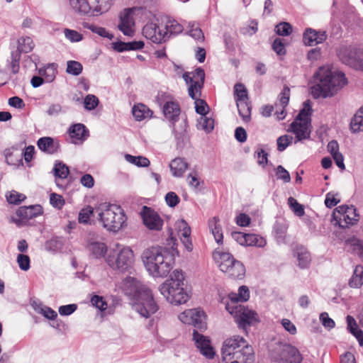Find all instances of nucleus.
Here are the masks:
<instances>
[{
    "label": "nucleus",
    "mask_w": 363,
    "mask_h": 363,
    "mask_svg": "<svg viewBox=\"0 0 363 363\" xmlns=\"http://www.w3.org/2000/svg\"><path fill=\"white\" fill-rule=\"evenodd\" d=\"M314 79L315 84L311 87L314 99L333 96L347 83L343 73L333 72L329 66L319 67Z\"/></svg>",
    "instance_id": "nucleus-1"
},
{
    "label": "nucleus",
    "mask_w": 363,
    "mask_h": 363,
    "mask_svg": "<svg viewBox=\"0 0 363 363\" xmlns=\"http://www.w3.org/2000/svg\"><path fill=\"white\" fill-rule=\"evenodd\" d=\"M125 294L132 296L135 302L133 304V309L141 316L149 318L158 310L151 291L133 277H127L123 282Z\"/></svg>",
    "instance_id": "nucleus-2"
},
{
    "label": "nucleus",
    "mask_w": 363,
    "mask_h": 363,
    "mask_svg": "<svg viewBox=\"0 0 363 363\" xmlns=\"http://www.w3.org/2000/svg\"><path fill=\"white\" fill-rule=\"evenodd\" d=\"M141 259L147 272L155 277H167L173 267V257L165 247L147 248L143 251Z\"/></svg>",
    "instance_id": "nucleus-3"
},
{
    "label": "nucleus",
    "mask_w": 363,
    "mask_h": 363,
    "mask_svg": "<svg viewBox=\"0 0 363 363\" xmlns=\"http://www.w3.org/2000/svg\"><path fill=\"white\" fill-rule=\"evenodd\" d=\"M224 363H253L254 351L247 341L239 335L226 339L221 348Z\"/></svg>",
    "instance_id": "nucleus-4"
},
{
    "label": "nucleus",
    "mask_w": 363,
    "mask_h": 363,
    "mask_svg": "<svg viewBox=\"0 0 363 363\" xmlns=\"http://www.w3.org/2000/svg\"><path fill=\"white\" fill-rule=\"evenodd\" d=\"M184 277L182 271L174 270L167 279L159 286V291L166 300L174 305L185 303L189 294L184 288Z\"/></svg>",
    "instance_id": "nucleus-5"
},
{
    "label": "nucleus",
    "mask_w": 363,
    "mask_h": 363,
    "mask_svg": "<svg viewBox=\"0 0 363 363\" xmlns=\"http://www.w3.org/2000/svg\"><path fill=\"white\" fill-rule=\"evenodd\" d=\"M97 219L108 231L118 232L125 225L126 216L120 206L110 203H101L95 208Z\"/></svg>",
    "instance_id": "nucleus-6"
},
{
    "label": "nucleus",
    "mask_w": 363,
    "mask_h": 363,
    "mask_svg": "<svg viewBox=\"0 0 363 363\" xmlns=\"http://www.w3.org/2000/svg\"><path fill=\"white\" fill-rule=\"evenodd\" d=\"M213 258L220 271L229 277L234 279H242L245 277V266L241 262L235 259L230 252L216 250L213 252Z\"/></svg>",
    "instance_id": "nucleus-7"
},
{
    "label": "nucleus",
    "mask_w": 363,
    "mask_h": 363,
    "mask_svg": "<svg viewBox=\"0 0 363 363\" xmlns=\"http://www.w3.org/2000/svg\"><path fill=\"white\" fill-rule=\"evenodd\" d=\"M106 261L112 269L125 272L132 267L134 254L129 247L116 244V247L111 250Z\"/></svg>",
    "instance_id": "nucleus-8"
},
{
    "label": "nucleus",
    "mask_w": 363,
    "mask_h": 363,
    "mask_svg": "<svg viewBox=\"0 0 363 363\" xmlns=\"http://www.w3.org/2000/svg\"><path fill=\"white\" fill-rule=\"evenodd\" d=\"M312 108L309 101L303 103V107L290 125V130L295 134L297 140L307 139L311 133V114Z\"/></svg>",
    "instance_id": "nucleus-9"
},
{
    "label": "nucleus",
    "mask_w": 363,
    "mask_h": 363,
    "mask_svg": "<svg viewBox=\"0 0 363 363\" xmlns=\"http://www.w3.org/2000/svg\"><path fill=\"white\" fill-rule=\"evenodd\" d=\"M72 8L82 14L98 16L109 10L111 0H69Z\"/></svg>",
    "instance_id": "nucleus-10"
},
{
    "label": "nucleus",
    "mask_w": 363,
    "mask_h": 363,
    "mask_svg": "<svg viewBox=\"0 0 363 363\" xmlns=\"http://www.w3.org/2000/svg\"><path fill=\"white\" fill-rule=\"evenodd\" d=\"M227 311L234 316L238 327L245 330L248 326L258 322V315L254 311L250 310L242 305H230L227 303Z\"/></svg>",
    "instance_id": "nucleus-11"
},
{
    "label": "nucleus",
    "mask_w": 363,
    "mask_h": 363,
    "mask_svg": "<svg viewBox=\"0 0 363 363\" xmlns=\"http://www.w3.org/2000/svg\"><path fill=\"white\" fill-rule=\"evenodd\" d=\"M272 358L277 362L286 363H301L302 357L298 350L288 344L277 343L271 351Z\"/></svg>",
    "instance_id": "nucleus-12"
},
{
    "label": "nucleus",
    "mask_w": 363,
    "mask_h": 363,
    "mask_svg": "<svg viewBox=\"0 0 363 363\" xmlns=\"http://www.w3.org/2000/svg\"><path fill=\"white\" fill-rule=\"evenodd\" d=\"M334 225H338L342 228L354 225L357 220L359 215L353 206H340L333 213Z\"/></svg>",
    "instance_id": "nucleus-13"
},
{
    "label": "nucleus",
    "mask_w": 363,
    "mask_h": 363,
    "mask_svg": "<svg viewBox=\"0 0 363 363\" xmlns=\"http://www.w3.org/2000/svg\"><path fill=\"white\" fill-rule=\"evenodd\" d=\"M338 57L342 63L361 70L363 64V48L353 46L342 47L338 51Z\"/></svg>",
    "instance_id": "nucleus-14"
},
{
    "label": "nucleus",
    "mask_w": 363,
    "mask_h": 363,
    "mask_svg": "<svg viewBox=\"0 0 363 363\" xmlns=\"http://www.w3.org/2000/svg\"><path fill=\"white\" fill-rule=\"evenodd\" d=\"M157 102L162 108L164 117L173 123L177 121L180 114L179 104L173 100L172 96L166 93H160L157 96Z\"/></svg>",
    "instance_id": "nucleus-15"
},
{
    "label": "nucleus",
    "mask_w": 363,
    "mask_h": 363,
    "mask_svg": "<svg viewBox=\"0 0 363 363\" xmlns=\"http://www.w3.org/2000/svg\"><path fill=\"white\" fill-rule=\"evenodd\" d=\"M167 33L164 30V24L160 23L158 20L147 23L143 28V36L157 44L167 40Z\"/></svg>",
    "instance_id": "nucleus-16"
},
{
    "label": "nucleus",
    "mask_w": 363,
    "mask_h": 363,
    "mask_svg": "<svg viewBox=\"0 0 363 363\" xmlns=\"http://www.w3.org/2000/svg\"><path fill=\"white\" fill-rule=\"evenodd\" d=\"M179 319L184 324L192 325L197 329L206 328V315L199 308L184 311L179 315Z\"/></svg>",
    "instance_id": "nucleus-17"
},
{
    "label": "nucleus",
    "mask_w": 363,
    "mask_h": 363,
    "mask_svg": "<svg viewBox=\"0 0 363 363\" xmlns=\"http://www.w3.org/2000/svg\"><path fill=\"white\" fill-rule=\"evenodd\" d=\"M140 215L144 225L149 230L160 231L162 229L164 220L154 209L144 206Z\"/></svg>",
    "instance_id": "nucleus-18"
},
{
    "label": "nucleus",
    "mask_w": 363,
    "mask_h": 363,
    "mask_svg": "<svg viewBox=\"0 0 363 363\" xmlns=\"http://www.w3.org/2000/svg\"><path fill=\"white\" fill-rule=\"evenodd\" d=\"M135 8L125 9L119 14V23L118 28L127 36H133L134 34L135 22L133 14Z\"/></svg>",
    "instance_id": "nucleus-19"
},
{
    "label": "nucleus",
    "mask_w": 363,
    "mask_h": 363,
    "mask_svg": "<svg viewBox=\"0 0 363 363\" xmlns=\"http://www.w3.org/2000/svg\"><path fill=\"white\" fill-rule=\"evenodd\" d=\"M193 340L196 347L204 357L210 359L215 357L216 352L211 345L210 340L206 337L199 333L196 330H194Z\"/></svg>",
    "instance_id": "nucleus-20"
},
{
    "label": "nucleus",
    "mask_w": 363,
    "mask_h": 363,
    "mask_svg": "<svg viewBox=\"0 0 363 363\" xmlns=\"http://www.w3.org/2000/svg\"><path fill=\"white\" fill-rule=\"evenodd\" d=\"M327 37L325 31H316L312 28H307L303 33V40L305 45L313 46L323 43Z\"/></svg>",
    "instance_id": "nucleus-21"
},
{
    "label": "nucleus",
    "mask_w": 363,
    "mask_h": 363,
    "mask_svg": "<svg viewBox=\"0 0 363 363\" xmlns=\"http://www.w3.org/2000/svg\"><path fill=\"white\" fill-rule=\"evenodd\" d=\"M177 227L179 229L180 239L184 247L188 252H191L193 250V244L190 238V227L188 225L187 223L183 219L178 220L177 222Z\"/></svg>",
    "instance_id": "nucleus-22"
},
{
    "label": "nucleus",
    "mask_w": 363,
    "mask_h": 363,
    "mask_svg": "<svg viewBox=\"0 0 363 363\" xmlns=\"http://www.w3.org/2000/svg\"><path fill=\"white\" fill-rule=\"evenodd\" d=\"M37 145L41 151L49 155L57 152L60 148L58 140L50 137L40 138L37 142Z\"/></svg>",
    "instance_id": "nucleus-23"
},
{
    "label": "nucleus",
    "mask_w": 363,
    "mask_h": 363,
    "mask_svg": "<svg viewBox=\"0 0 363 363\" xmlns=\"http://www.w3.org/2000/svg\"><path fill=\"white\" fill-rule=\"evenodd\" d=\"M43 213L40 205L21 206L16 211V215L22 220H30Z\"/></svg>",
    "instance_id": "nucleus-24"
},
{
    "label": "nucleus",
    "mask_w": 363,
    "mask_h": 363,
    "mask_svg": "<svg viewBox=\"0 0 363 363\" xmlns=\"http://www.w3.org/2000/svg\"><path fill=\"white\" fill-rule=\"evenodd\" d=\"M294 257L296 258L298 266L301 269L307 268L311 261L308 250L303 246H297L293 252Z\"/></svg>",
    "instance_id": "nucleus-25"
},
{
    "label": "nucleus",
    "mask_w": 363,
    "mask_h": 363,
    "mask_svg": "<svg viewBox=\"0 0 363 363\" xmlns=\"http://www.w3.org/2000/svg\"><path fill=\"white\" fill-rule=\"evenodd\" d=\"M183 79L187 84H189L188 92L190 97L193 99H198V97L201 95V88L203 87V83L191 78L190 73L189 72H185L183 74Z\"/></svg>",
    "instance_id": "nucleus-26"
},
{
    "label": "nucleus",
    "mask_w": 363,
    "mask_h": 363,
    "mask_svg": "<svg viewBox=\"0 0 363 363\" xmlns=\"http://www.w3.org/2000/svg\"><path fill=\"white\" fill-rule=\"evenodd\" d=\"M69 134L73 143H77L78 141L86 140L89 135V132L84 125L77 123L69 128Z\"/></svg>",
    "instance_id": "nucleus-27"
},
{
    "label": "nucleus",
    "mask_w": 363,
    "mask_h": 363,
    "mask_svg": "<svg viewBox=\"0 0 363 363\" xmlns=\"http://www.w3.org/2000/svg\"><path fill=\"white\" fill-rule=\"evenodd\" d=\"M327 150L332 155L336 165L341 169H345L344 157L339 151V144L336 140H331L327 145Z\"/></svg>",
    "instance_id": "nucleus-28"
},
{
    "label": "nucleus",
    "mask_w": 363,
    "mask_h": 363,
    "mask_svg": "<svg viewBox=\"0 0 363 363\" xmlns=\"http://www.w3.org/2000/svg\"><path fill=\"white\" fill-rule=\"evenodd\" d=\"M86 248L92 257L96 259L103 257L107 252L106 245L99 241H89Z\"/></svg>",
    "instance_id": "nucleus-29"
},
{
    "label": "nucleus",
    "mask_w": 363,
    "mask_h": 363,
    "mask_svg": "<svg viewBox=\"0 0 363 363\" xmlns=\"http://www.w3.org/2000/svg\"><path fill=\"white\" fill-rule=\"evenodd\" d=\"M208 227L210 229V231L211 232L212 235L214 237V239L216 242L218 244H222L223 243V231H222V227L220 224V219L218 217H213L208 221Z\"/></svg>",
    "instance_id": "nucleus-30"
},
{
    "label": "nucleus",
    "mask_w": 363,
    "mask_h": 363,
    "mask_svg": "<svg viewBox=\"0 0 363 363\" xmlns=\"http://www.w3.org/2000/svg\"><path fill=\"white\" fill-rule=\"evenodd\" d=\"M290 96V89L288 86H284L279 96V103L282 106V109L280 112L277 111L275 115L277 116V120H283L286 116L285 107L288 105Z\"/></svg>",
    "instance_id": "nucleus-31"
},
{
    "label": "nucleus",
    "mask_w": 363,
    "mask_h": 363,
    "mask_svg": "<svg viewBox=\"0 0 363 363\" xmlns=\"http://www.w3.org/2000/svg\"><path fill=\"white\" fill-rule=\"evenodd\" d=\"M170 170L174 177H182L188 167V164L182 158H175L169 164Z\"/></svg>",
    "instance_id": "nucleus-32"
},
{
    "label": "nucleus",
    "mask_w": 363,
    "mask_h": 363,
    "mask_svg": "<svg viewBox=\"0 0 363 363\" xmlns=\"http://www.w3.org/2000/svg\"><path fill=\"white\" fill-rule=\"evenodd\" d=\"M132 112L135 120L138 121L147 118H150L152 114V111L147 106L143 104L135 105L133 108Z\"/></svg>",
    "instance_id": "nucleus-33"
},
{
    "label": "nucleus",
    "mask_w": 363,
    "mask_h": 363,
    "mask_svg": "<svg viewBox=\"0 0 363 363\" xmlns=\"http://www.w3.org/2000/svg\"><path fill=\"white\" fill-rule=\"evenodd\" d=\"M250 292L249 289L245 286H242L239 288L238 293H231L229 294V298L231 303L230 305H239L238 301H246L249 299Z\"/></svg>",
    "instance_id": "nucleus-34"
},
{
    "label": "nucleus",
    "mask_w": 363,
    "mask_h": 363,
    "mask_svg": "<svg viewBox=\"0 0 363 363\" xmlns=\"http://www.w3.org/2000/svg\"><path fill=\"white\" fill-rule=\"evenodd\" d=\"M164 30L167 33V40L172 35H178L182 33L184 27L174 19H169L164 24Z\"/></svg>",
    "instance_id": "nucleus-35"
},
{
    "label": "nucleus",
    "mask_w": 363,
    "mask_h": 363,
    "mask_svg": "<svg viewBox=\"0 0 363 363\" xmlns=\"http://www.w3.org/2000/svg\"><path fill=\"white\" fill-rule=\"evenodd\" d=\"M351 130L354 133L363 130V106L357 111L350 122Z\"/></svg>",
    "instance_id": "nucleus-36"
},
{
    "label": "nucleus",
    "mask_w": 363,
    "mask_h": 363,
    "mask_svg": "<svg viewBox=\"0 0 363 363\" xmlns=\"http://www.w3.org/2000/svg\"><path fill=\"white\" fill-rule=\"evenodd\" d=\"M236 104L240 117L245 122H249L251 118V106L248 101H238Z\"/></svg>",
    "instance_id": "nucleus-37"
},
{
    "label": "nucleus",
    "mask_w": 363,
    "mask_h": 363,
    "mask_svg": "<svg viewBox=\"0 0 363 363\" xmlns=\"http://www.w3.org/2000/svg\"><path fill=\"white\" fill-rule=\"evenodd\" d=\"M363 284V267L358 265L354 270L353 275L350 279L349 284L351 287L359 288Z\"/></svg>",
    "instance_id": "nucleus-38"
},
{
    "label": "nucleus",
    "mask_w": 363,
    "mask_h": 363,
    "mask_svg": "<svg viewBox=\"0 0 363 363\" xmlns=\"http://www.w3.org/2000/svg\"><path fill=\"white\" fill-rule=\"evenodd\" d=\"M346 242L351 247L353 252L363 260V240L352 237L347 239Z\"/></svg>",
    "instance_id": "nucleus-39"
},
{
    "label": "nucleus",
    "mask_w": 363,
    "mask_h": 363,
    "mask_svg": "<svg viewBox=\"0 0 363 363\" xmlns=\"http://www.w3.org/2000/svg\"><path fill=\"white\" fill-rule=\"evenodd\" d=\"M197 127L206 133L211 132L214 128V120L211 117L203 116L198 120Z\"/></svg>",
    "instance_id": "nucleus-40"
},
{
    "label": "nucleus",
    "mask_w": 363,
    "mask_h": 363,
    "mask_svg": "<svg viewBox=\"0 0 363 363\" xmlns=\"http://www.w3.org/2000/svg\"><path fill=\"white\" fill-rule=\"evenodd\" d=\"M127 162L133 164L139 167H147L150 165V160L143 156H133L129 154L125 155Z\"/></svg>",
    "instance_id": "nucleus-41"
},
{
    "label": "nucleus",
    "mask_w": 363,
    "mask_h": 363,
    "mask_svg": "<svg viewBox=\"0 0 363 363\" xmlns=\"http://www.w3.org/2000/svg\"><path fill=\"white\" fill-rule=\"evenodd\" d=\"M266 245V240L261 236L255 234H246V246L262 247Z\"/></svg>",
    "instance_id": "nucleus-42"
},
{
    "label": "nucleus",
    "mask_w": 363,
    "mask_h": 363,
    "mask_svg": "<svg viewBox=\"0 0 363 363\" xmlns=\"http://www.w3.org/2000/svg\"><path fill=\"white\" fill-rule=\"evenodd\" d=\"M18 50L19 52L28 53L30 52L34 47L33 42L29 37L21 38L18 39Z\"/></svg>",
    "instance_id": "nucleus-43"
},
{
    "label": "nucleus",
    "mask_w": 363,
    "mask_h": 363,
    "mask_svg": "<svg viewBox=\"0 0 363 363\" xmlns=\"http://www.w3.org/2000/svg\"><path fill=\"white\" fill-rule=\"evenodd\" d=\"M53 172L55 176L60 179H66L69 173L68 167L62 162L55 163Z\"/></svg>",
    "instance_id": "nucleus-44"
},
{
    "label": "nucleus",
    "mask_w": 363,
    "mask_h": 363,
    "mask_svg": "<svg viewBox=\"0 0 363 363\" xmlns=\"http://www.w3.org/2000/svg\"><path fill=\"white\" fill-rule=\"evenodd\" d=\"M288 204L296 216L301 217L304 215L305 211L303 206L300 204L294 198L289 197L288 199Z\"/></svg>",
    "instance_id": "nucleus-45"
},
{
    "label": "nucleus",
    "mask_w": 363,
    "mask_h": 363,
    "mask_svg": "<svg viewBox=\"0 0 363 363\" xmlns=\"http://www.w3.org/2000/svg\"><path fill=\"white\" fill-rule=\"evenodd\" d=\"M34 309L37 313L42 314L44 317L50 320H54L57 316V313L48 306L39 305L34 307Z\"/></svg>",
    "instance_id": "nucleus-46"
},
{
    "label": "nucleus",
    "mask_w": 363,
    "mask_h": 363,
    "mask_svg": "<svg viewBox=\"0 0 363 363\" xmlns=\"http://www.w3.org/2000/svg\"><path fill=\"white\" fill-rule=\"evenodd\" d=\"M236 103L239 101H248L247 91L242 84H236L234 87Z\"/></svg>",
    "instance_id": "nucleus-47"
},
{
    "label": "nucleus",
    "mask_w": 363,
    "mask_h": 363,
    "mask_svg": "<svg viewBox=\"0 0 363 363\" xmlns=\"http://www.w3.org/2000/svg\"><path fill=\"white\" fill-rule=\"evenodd\" d=\"M82 65L80 62L70 60L67 62V72L74 76L79 75L82 72Z\"/></svg>",
    "instance_id": "nucleus-48"
},
{
    "label": "nucleus",
    "mask_w": 363,
    "mask_h": 363,
    "mask_svg": "<svg viewBox=\"0 0 363 363\" xmlns=\"http://www.w3.org/2000/svg\"><path fill=\"white\" fill-rule=\"evenodd\" d=\"M189 28H190V30L189 31V35L193 38L197 40H200L201 42L204 40V35L201 29L196 26L195 23H189Z\"/></svg>",
    "instance_id": "nucleus-49"
},
{
    "label": "nucleus",
    "mask_w": 363,
    "mask_h": 363,
    "mask_svg": "<svg viewBox=\"0 0 363 363\" xmlns=\"http://www.w3.org/2000/svg\"><path fill=\"white\" fill-rule=\"evenodd\" d=\"M64 34L65 38L72 43L79 42L83 39V35L74 30L65 28Z\"/></svg>",
    "instance_id": "nucleus-50"
},
{
    "label": "nucleus",
    "mask_w": 363,
    "mask_h": 363,
    "mask_svg": "<svg viewBox=\"0 0 363 363\" xmlns=\"http://www.w3.org/2000/svg\"><path fill=\"white\" fill-rule=\"evenodd\" d=\"M275 30L279 35L287 36L291 33L292 26L289 23L282 22L276 26Z\"/></svg>",
    "instance_id": "nucleus-51"
},
{
    "label": "nucleus",
    "mask_w": 363,
    "mask_h": 363,
    "mask_svg": "<svg viewBox=\"0 0 363 363\" xmlns=\"http://www.w3.org/2000/svg\"><path fill=\"white\" fill-rule=\"evenodd\" d=\"M6 199L10 203L18 204L26 199V196L17 191H12L6 194Z\"/></svg>",
    "instance_id": "nucleus-52"
},
{
    "label": "nucleus",
    "mask_w": 363,
    "mask_h": 363,
    "mask_svg": "<svg viewBox=\"0 0 363 363\" xmlns=\"http://www.w3.org/2000/svg\"><path fill=\"white\" fill-rule=\"evenodd\" d=\"M94 213H95V208L94 209L91 206L82 209L79 213V222L82 223H88L90 216Z\"/></svg>",
    "instance_id": "nucleus-53"
},
{
    "label": "nucleus",
    "mask_w": 363,
    "mask_h": 363,
    "mask_svg": "<svg viewBox=\"0 0 363 363\" xmlns=\"http://www.w3.org/2000/svg\"><path fill=\"white\" fill-rule=\"evenodd\" d=\"M195 100V109L197 113L200 114L201 116H206L208 112V106L206 102L203 99H194Z\"/></svg>",
    "instance_id": "nucleus-54"
},
{
    "label": "nucleus",
    "mask_w": 363,
    "mask_h": 363,
    "mask_svg": "<svg viewBox=\"0 0 363 363\" xmlns=\"http://www.w3.org/2000/svg\"><path fill=\"white\" fill-rule=\"evenodd\" d=\"M84 108L89 111L94 109L99 104L98 98L92 94L87 95L84 99Z\"/></svg>",
    "instance_id": "nucleus-55"
},
{
    "label": "nucleus",
    "mask_w": 363,
    "mask_h": 363,
    "mask_svg": "<svg viewBox=\"0 0 363 363\" xmlns=\"http://www.w3.org/2000/svg\"><path fill=\"white\" fill-rule=\"evenodd\" d=\"M293 138L291 136L284 135L277 139V149L279 151H284L291 143Z\"/></svg>",
    "instance_id": "nucleus-56"
},
{
    "label": "nucleus",
    "mask_w": 363,
    "mask_h": 363,
    "mask_svg": "<svg viewBox=\"0 0 363 363\" xmlns=\"http://www.w3.org/2000/svg\"><path fill=\"white\" fill-rule=\"evenodd\" d=\"M14 157L13 153L11 151V150H6L5 151V157L6 162L9 165H17L19 164L23 165L22 162V155L17 157L16 161L13 160V157Z\"/></svg>",
    "instance_id": "nucleus-57"
},
{
    "label": "nucleus",
    "mask_w": 363,
    "mask_h": 363,
    "mask_svg": "<svg viewBox=\"0 0 363 363\" xmlns=\"http://www.w3.org/2000/svg\"><path fill=\"white\" fill-rule=\"evenodd\" d=\"M30 258L28 255L19 254L17 256V263L19 268L23 271H28L30 269Z\"/></svg>",
    "instance_id": "nucleus-58"
},
{
    "label": "nucleus",
    "mask_w": 363,
    "mask_h": 363,
    "mask_svg": "<svg viewBox=\"0 0 363 363\" xmlns=\"http://www.w3.org/2000/svg\"><path fill=\"white\" fill-rule=\"evenodd\" d=\"M50 204L57 208H62L65 204L63 197L57 194L52 193L50 196Z\"/></svg>",
    "instance_id": "nucleus-59"
},
{
    "label": "nucleus",
    "mask_w": 363,
    "mask_h": 363,
    "mask_svg": "<svg viewBox=\"0 0 363 363\" xmlns=\"http://www.w3.org/2000/svg\"><path fill=\"white\" fill-rule=\"evenodd\" d=\"M276 174L277 178L283 180L286 183L291 181V177L289 172L284 169L281 165H279L276 169Z\"/></svg>",
    "instance_id": "nucleus-60"
},
{
    "label": "nucleus",
    "mask_w": 363,
    "mask_h": 363,
    "mask_svg": "<svg viewBox=\"0 0 363 363\" xmlns=\"http://www.w3.org/2000/svg\"><path fill=\"white\" fill-rule=\"evenodd\" d=\"M91 304L100 311H103L106 309L107 303L104 301L103 297L94 295L91 299Z\"/></svg>",
    "instance_id": "nucleus-61"
},
{
    "label": "nucleus",
    "mask_w": 363,
    "mask_h": 363,
    "mask_svg": "<svg viewBox=\"0 0 363 363\" xmlns=\"http://www.w3.org/2000/svg\"><path fill=\"white\" fill-rule=\"evenodd\" d=\"M320 320L323 325L329 330L333 328L335 325L334 320L329 318L328 314L326 312L320 313Z\"/></svg>",
    "instance_id": "nucleus-62"
},
{
    "label": "nucleus",
    "mask_w": 363,
    "mask_h": 363,
    "mask_svg": "<svg viewBox=\"0 0 363 363\" xmlns=\"http://www.w3.org/2000/svg\"><path fill=\"white\" fill-rule=\"evenodd\" d=\"M272 49L279 55H283L286 53L285 45L280 38H276L274 40Z\"/></svg>",
    "instance_id": "nucleus-63"
},
{
    "label": "nucleus",
    "mask_w": 363,
    "mask_h": 363,
    "mask_svg": "<svg viewBox=\"0 0 363 363\" xmlns=\"http://www.w3.org/2000/svg\"><path fill=\"white\" fill-rule=\"evenodd\" d=\"M165 201L169 207H175L179 203L180 199L174 192L170 191L166 194Z\"/></svg>",
    "instance_id": "nucleus-64"
}]
</instances>
